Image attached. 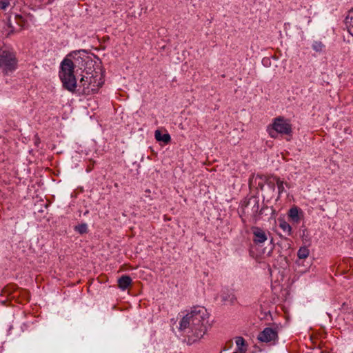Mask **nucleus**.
<instances>
[{"mask_svg":"<svg viewBox=\"0 0 353 353\" xmlns=\"http://www.w3.org/2000/svg\"><path fill=\"white\" fill-rule=\"evenodd\" d=\"M132 279L127 275H123L118 280V285L123 290H126L132 284Z\"/></svg>","mask_w":353,"mask_h":353,"instance_id":"ddd939ff","label":"nucleus"},{"mask_svg":"<svg viewBox=\"0 0 353 353\" xmlns=\"http://www.w3.org/2000/svg\"><path fill=\"white\" fill-rule=\"evenodd\" d=\"M1 26V32L3 36L9 37L12 34L18 32V30L13 26L11 23L10 16L6 13L4 14V18L2 20Z\"/></svg>","mask_w":353,"mask_h":353,"instance_id":"0eeeda50","label":"nucleus"},{"mask_svg":"<svg viewBox=\"0 0 353 353\" xmlns=\"http://www.w3.org/2000/svg\"><path fill=\"white\" fill-rule=\"evenodd\" d=\"M14 19L17 24L19 26V29L17 30L19 31L25 26V19L21 15L19 14H16Z\"/></svg>","mask_w":353,"mask_h":353,"instance_id":"aec40b11","label":"nucleus"},{"mask_svg":"<svg viewBox=\"0 0 353 353\" xmlns=\"http://www.w3.org/2000/svg\"><path fill=\"white\" fill-rule=\"evenodd\" d=\"M253 234V241L255 244L263 243L268 239L265 231L259 227H252L251 228Z\"/></svg>","mask_w":353,"mask_h":353,"instance_id":"6e6552de","label":"nucleus"},{"mask_svg":"<svg viewBox=\"0 0 353 353\" xmlns=\"http://www.w3.org/2000/svg\"><path fill=\"white\" fill-rule=\"evenodd\" d=\"M272 179L277 185L279 194L281 195L285 190L283 185L284 182L283 180H281L280 178L277 176H273Z\"/></svg>","mask_w":353,"mask_h":353,"instance_id":"f3484780","label":"nucleus"},{"mask_svg":"<svg viewBox=\"0 0 353 353\" xmlns=\"http://www.w3.org/2000/svg\"><path fill=\"white\" fill-rule=\"evenodd\" d=\"M352 353H353V352Z\"/></svg>","mask_w":353,"mask_h":353,"instance_id":"393cba45","label":"nucleus"},{"mask_svg":"<svg viewBox=\"0 0 353 353\" xmlns=\"http://www.w3.org/2000/svg\"><path fill=\"white\" fill-rule=\"evenodd\" d=\"M74 230L81 234H85L88 232V225L86 223H81L75 226Z\"/></svg>","mask_w":353,"mask_h":353,"instance_id":"412c9836","label":"nucleus"},{"mask_svg":"<svg viewBox=\"0 0 353 353\" xmlns=\"http://www.w3.org/2000/svg\"><path fill=\"white\" fill-rule=\"evenodd\" d=\"M92 169V167L91 166H89L88 168H87V172H90Z\"/></svg>","mask_w":353,"mask_h":353,"instance_id":"b1692460","label":"nucleus"},{"mask_svg":"<svg viewBox=\"0 0 353 353\" xmlns=\"http://www.w3.org/2000/svg\"><path fill=\"white\" fill-rule=\"evenodd\" d=\"M154 137L157 141H162L165 143H168L171 140V137L168 133L162 134L159 130L155 131Z\"/></svg>","mask_w":353,"mask_h":353,"instance_id":"4468645a","label":"nucleus"},{"mask_svg":"<svg viewBox=\"0 0 353 353\" xmlns=\"http://www.w3.org/2000/svg\"><path fill=\"white\" fill-rule=\"evenodd\" d=\"M235 343L236 348L233 353H245L247 351V347L245 345V341L241 336L236 337Z\"/></svg>","mask_w":353,"mask_h":353,"instance_id":"1a4fd4ad","label":"nucleus"},{"mask_svg":"<svg viewBox=\"0 0 353 353\" xmlns=\"http://www.w3.org/2000/svg\"><path fill=\"white\" fill-rule=\"evenodd\" d=\"M18 65L16 52L12 49H3L0 51V70L5 74L13 72Z\"/></svg>","mask_w":353,"mask_h":353,"instance_id":"7ed1b4c3","label":"nucleus"},{"mask_svg":"<svg viewBox=\"0 0 353 353\" xmlns=\"http://www.w3.org/2000/svg\"><path fill=\"white\" fill-rule=\"evenodd\" d=\"M12 0H0V10L6 11L11 7Z\"/></svg>","mask_w":353,"mask_h":353,"instance_id":"6ab92c4d","label":"nucleus"},{"mask_svg":"<svg viewBox=\"0 0 353 353\" xmlns=\"http://www.w3.org/2000/svg\"><path fill=\"white\" fill-rule=\"evenodd\" d=\"M252 201L254 203V206H253V211L254 212H257L258 210H259V203L258 201H256V199H250L249 201H244L243 203H242V207L243 208H247L248 207V205L252 203Z\"/></svg>","mask_w":353,"mask_h":353,"instance_id":"a211bd4d","label":"nucleus"},{"mask_svg":"<svg viewBox=\"0 0 353 353\" xmlns=\"http://www.w3.org/2000/svg\"><path fill=\"white\" fill-rule=\"evenodd\" d=\"M74 64L68 58L64 59L60 65L59 78L64 88L70 92H74L77 88V80L74 74Z\"/></svg>","mask_w":353,"mask_h":353,"instance_id":"f03ea898","label":"nucleus"},{"mask_svg":"<svg viewBox=\"0 0 353 353\" xmlns=\"http://www.w3.org/2000/svg\"><path fill=\"white\" fill-rule=\"evenodd\" d=\"M281 327L278 325L273 324L272 325L265 327L261 331L257 339L261 342L274 345L279 339V332Z\"/></svg>","mask_w":353,"mask_h":353,"instance_id":"423d86ee","label":"nucleus"},{"mask_svg":"<svg viewBox=\"0 0 353 353\" xmlns=\"http://www.w3.org/2000/svg\"><path fill=\"white\" fill-rule=\"evenodd\" d=\"M208 319V313L204 307H194L180 321L179 329L188 330V333L194 336V341L200 339L206 332Z\"/></svg>","mask_w":353,"mask_h":353,"instance_id":"f257e3e1","label":"nucleus"},{"mask_svg":"<svg viewBox=\"0 0 353 353\" xmlns=\"http://www.w3.org/2000/svg\"><path fill=\"white\" fill-rule=\"evenodd\" d=\"M344 21L349 33L353 36V8L347 12Z\"/></svg>","mask_w":353,"mask_h":353,"instance_id":"9d476101","label":"nucleus"},{"mask_svg":"<svg viewBox=\"0 0 353 353\" xmlns=\"http://www.w3.org/2000/svg\"><path fill=\"white\" fill-rule=\"evenodd\" d=\"M103 84L102 78L95 72V74H89L83 76L79 82V90L81 93L84 95H90L97 93Z\"/></svg>","mask_w":353,"mask_h":353,"instance_id":"20e7f679","label":"nucleus"},{"mask_svg":"<svg viewBox=\"0 0 353 353\" xmlns=\"http://www.w3.org/2000/svg\"><path fill=\"white\" fill-rule=\"evenodd\" d=\"M279 228L288 236L292 235V229L291 225L285 220H279Z\"/></svg>","mask_w":353,"mask_h":353,"instance_id":"2eb2a0df","label":"nucleus"},{"mask_svg":"<svg viewBox=\"0 0 353 353\" xmlns=\"http://www.w3.org/2000/svg\"><path fill=\"white\" fill-rule=\"evenodd\" d=\"M312 49L316 52H322L325 46L323 44L321 41H316L312 44Z\"/></svg>","mask_w":353,"mask_h":353,"instance_id":"4be33fe9","label":"nucleus"},{"mask_svg":"<svg viewBox=\"0 0 353 353\" xmlns=\"http://www.w3.org/2000/svg\"><path fill=\"white\" fill-rule=\"evenodd\" d=\"M310 254V250L306 246L301 247L297 252V256L299 259H305Z\"/></svg>","mask_w":353,"mask_h":353,"instance_id":"dca6fc26","label":"nucleus"},{"mask_svg":"<svg viewBox=\"0 0 353 353\" xmlns=\"http://www.w3.org/2000/svg\"><path fill=\"white\" fill-rule=\"evenodd\" d=\"M220 296L223 301H228L230 303H234L236 301V296L234 292L228 290H223Z\"/></svg>","mask_w":353,"mask_h":353,"instance_id":"f8f14e48","label":"nucleus"},{"mask_svg":"<svg viewBox=\"0 0 353 353\" xmlns=\"http://www.w3.org/2000/svg\"><path fill=\"white\" fill-rule=\"evenodd\" d=\"M16 290H17L16 285H8L3 288V292L6 294L10 295L12 293H13L14 292H15Z\"/></svg>","mask_w":353,"mask_h":353,"instance_id":"5701e85b","label":"nucleus"},{"mask_svg":"<svg viewBox=\"0 0 353 353\" xmlns=\"http://www.w3.org/2000/svg\"><path fill=\"white\" fill-rule=\"evenodd\" d=\"M269 135L272 138H276L278 134L290 135L292 132V125L290 121L282 117H278L273 119L272 124L267 129Z\"/></svg>","mask_w":353,"mask_h":353,"instance_id":"39448f33","label":"nucleus"},{"mask_svg":"<svg viewBox=\"0 0 353 353\" xmlns=\"http://www.w3.org/2000/svg\"><path fill=\"white\" fill-rule=\"evenodd\" d=\"M301 213L302 212L297 207H293L290 209L288 216L293 222L299 223L301 219L300 216Z\"/></svg>","mask_w":353,"mask_h":353,"instance_id":"9b49d317","label":"nucleus"}]
</instances>
